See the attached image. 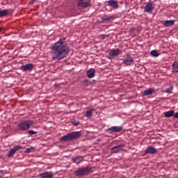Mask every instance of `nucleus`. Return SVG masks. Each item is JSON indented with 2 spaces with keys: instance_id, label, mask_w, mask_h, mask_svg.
<instances>
[{
  "instance_id": "nucleus-2",
  "label": "nucleus",
  "mask_w": 178,
  "mask_h": 178,
  "mask_svg": "<svg viewBox=\"0 0 178 178\" xmlns=\"http://www.w3.org/2000/svg\"><path fill=\"white\" fill-rule=\"evenodd\" d=\"M81 136V131H74L61 137V141H72L79 138Z\"/></svg>"
},
{
  "instance_id": "nucleus-29",
  "label": "nucleus",
  "mask_w": 178,
  "mask_h": 178,
  "mask_svg": "<svg viewBox=\"0 0 178 178\" xmlns=\"http://www.w3.org/2000/svg\"><path fill=\"white\" fill-rule=\"evenodd\" d=\"M33 149L32 147L27 148V149H26L25 152H26V154H29V153L31 152V151H33Z\"/></svg>"
},
{
  "instance_id": "nucleus-13",
  "label": "nucleus",
  "mask_w": 178,
  "mask_h": 178,
  "mask_svg": "<svg viewBox=\"0 0 178 178\" xmlns=\"http://www.w3.org/2000/svg\"><path fill=\"white\" fill-rule=\"evenodd\" d=\"M144 152L145 155L147 154H156V149H155L154 146H149L146 149H145Z\"/></svg>"
},
{
  "instance_id": "nucleus-8",
  "label": "nucleus",
  "mask_w": 178,
  "mask_h": 178,
  "mask_svg": "<svg viewBox=\"0 0 178 178\" xmlns=\"http://www.w3.org/2000/svg\"><path fill=\"white\" fill-rule=\"evenodd\" d=\"M120 55V50L119 49H111L108 51V56L110 58H115Z\"/></svg>"
},
{
  "instance_id": "nucleus-20",
  "label": "nucleus",
  "mask_w": 178,
  "mask_h": 178,
  "mask_svg": "<svg viewBox=\"0 0 178 178\" xmlns=\"http://www.w3.org/2000/svg\"><path fill=\"white\" fill-rule=\"evenodd\" d=\"M175 20L170 19V20H166L163 23L164 27H170V26H173L175 24Z\"/></svg>"
},
{
  "instance_id": "nucleus-11",
  "label": "nucleus",
  "mask_w": 178,
  "mask_h": 178,
  "mask_svg": "<svg viewBox=\"0 0 178 178\" xmlns=\"http://www.w3.org/2000/svg\"><path fill=\"white\" fill-rule=\"evenodd\" d=\"M134 63V58L131 57L130 55H127L126 57H124V60H122V63L127 65H131V63Z\"/></svg>"
},
{
  "instance_id": "nucleus-5",
  "label": "nucleus",
  "mask_w": 178,
  "mask_h": 178,
  "mask_svg": "<svg viewBox=\"0 0 178 178\" xmlns=\"http://www.w3.org/2000/svg\"><path fill=\"white\" fill-rule=\"evenodd\" d=\"M122 130H123V127L115 126L108 128L106 131H108L110 134H113V133H120Z\"/></svg>"
},
{
  "instance_id": "nucleus-23",
  "label": "nucleus",
  "mask_w": 178,
  "mask_h": 178,
  "mask_svg": "<svg viewBox=\"0 0 178 178\" xmlns=\"http://www.w3.org/2000/svg\"><path fill=\"white\" fill-rule=\"evenodd\" d=\"M95 109L90 108V110L86 111V118H92V112H94Z\"/></svg>"
},
{
  "instance_id": "nucleus-4",
  "label": "nucleus",
  "mask_w": 178,
  "mask_h": 178,
  "mask_svg": "<svg viewBox=\"0 0 178 178\" xmlns=\"http://www.w3.org/2000/svg\"><path fill=\"white\" fill-rule=\"evenodd\" d=\"M33 121L31 120H25L19 123L18 127L21 131H26L30 129V126H33Z\"/></svg>"
},
{
  "instance_id": "nucleus-12",
  "label": "nucleus",
  "mask_w": 178,
  "mask_h": 178,
  "mask_svg": "<svg viewBox=\"0 0 178 178\" xmlns=\"http://www.w3.org/2000/svg\"><path fill=\"white\" fill-rule=\"evenodd\" d=\"M154 5H152V3L148 2L146 6H145L144 10L147 13H151L152 10H154Z\"/></svg>"
},
{
  "instance_id": "nucleus-16",
  "label": "nucleus",
  "mask_w": 178,
  "mask_h": 178,
  "mask_svg": "<svg viewBox=\"0 0 178 178\" xmlns=\"http://www.w3.org/2000/svg\"><path fill=\"white\" fill-rule=\"evenodd\" d=\"M87 76L89 79H92L93 77H95V69L90 68L89 70H88Z\"/></svg>"
},
{
  "instance_id": "nucleus-22",
  "label": "nucleus",
  "mask_w": 178,
  "mask_h": 178,
  "mask_svg": "<svg viewBox=\"0 0 178 178\" xmlns=\"http://www.w3.org/2000/svg\"><path fill=\"white\" fill-rule=\"evenodd\" d=\"M8 15H9L8 10L4 9V10H0V17H5L8 16Z\"/></svg>"
},
{
  "instance_id": "nucleus-30",
  "label": "nucleus",
  "mask_w": 178,
  "mask_h": 178,
  "mask_svg": "<svg viewBox=\"0 0 178 178\" xmlns=\"http://www.w3.org/2000/svg\"><path fill=\"white\" fill-rule=\"evenodd\" d=\"M107 37H109V35L103 34V35H100V38H101L102 40H105V38H106Z\"/></svg>"
},
{
  "instance_id": "nucleus-14",
  "label": "nucleus",
  "mask_w": 178,
  "mask_h": 178,
  "mask_svg": "<svg viewBox=\"0 0 178 178\" xmlns=\"http://www.w3.org/2000/svg\"><path fill=\"white\" fill-rule=\"evenodd\" d=\"M102 22L101 23H104L105 22H111V20H115V19H116V17L114 15H111V16H104V17H102Z\"/></svg>"
},
{
  "instance_id": "nucleus-17",
  "label": "nucleus",
  "mask_w": 178,
  "mask_h": 178,
  "mask_svg": "<svg viewBox=\"0 0 178 178\" xmlns=\"http://www.w3.org/2000/svg\"><path fill=\"white\" fill-rule=\"evenodd\" d=\"M154 92H155V89L150 88L147 90H145L143 93V95L144 97H147V95H151L152 94H154Z\"/></svg>"
},
{
  "instance_id": "nucleus-10",
  "label": "nucleus",
  "mask_w": 178,
  "mask_h": 178,
  "mask_svg": "<svg viewBox=\"0 0 178 178\" xmlns=\"http://www.w3.org/2000/svg\"><path fill=\"white\" fill-rule=\"evenodd\" d=\"M123 148H124V145H118L115 146L111 149V152L112 154H118L120 151H123Z\"/></svg>"
},
{
  "instance_id": "nucleus-32",
  "label": "nucleus",
  "mask_w": 178,
  "mask_h": 178,
  "mask_svg": "<svg viewBox=\"0 0 178 178\" xmlns=\"http://www.w3.org/2000/svg\"><path fill=\"white\" fill-rule=\"evenodd\" d=\"M3 30V28H0V33H1V31Z\"/></svg>"
},
{
  "instance_id": "nucleus-3",
  "label": "nucleus",
  "mask_w": 178,
  "mask_h": 178,
  "mask_svg": "<svg viewBox=\"0 0 178 178\" xmlns=\"http://www.w3.org/2000/svg\"><path fill=\"white\" fill-rule=\"evenodd\" d=\"M92 168L90 166H87L85 168H79L75 172L76 176L80 177V176H87L91 172Z\"/></svg>"
},
{
  "instance_id": "nucleus-19",
  "label": "nucleus",
  "mask_w": 178,
  "mask_h": 178,
  "mask_svg": "<svg viewBox=\"0 0 178 178\" xmlns=\"http://www.w3.org/2000/svg\"><path fill=\"white\" fill-rule=\"evenodd\" d=\"M108 5L111 6V8H119V2L115 0H110L108 1Z\"/></svg>"
},
{
  "instance_id": "nucleus-28",
  "label": "nucleus",
  "mask_w": 178,
  "mask_h": 178,
  "mask_svg": "<svg viewBox=\"0 0 178 178\" xmlns=\"http://www.w3.org/2000/svg\"><path fill=\"white\" fill-rule=\"evenodd\" d=\"M29 134H30L31 136H34V134H37V132L33 130H29L28 131Z\"/></svg>"
},
{
  "instance_id": "nucleus-31",
  "label": "nucleus",
  "mask_w": 178,
  "mask_h": 178,
  "mask_svg": "<svg viewBox=\"0 0 178 178\" xmlns=\"http://www.w3.org/2000/svg\"><path fill=\"white\" fill-rule=\"evenodd\" d=\"M174 118H175V119H178V113L174 114Z\"/></svg>"
},
{
  "instance_id": "nucleus-25",
  "label": "nucleus",
  "mask_w": 178,
  "mask_h": 178,
  "mask_svg": "<svg viewBox=\"0 0 178 178\" xmlns=\"http://www.w3.org/2000/svg\"><path fill=\"white\" fill-rule=\"evenodd\" d=\"M172 91H173V86H170L169 88H167L165 92H166V94H172Z\"/></svg>"
},
{
  "instance_id": "nucleus-18",
  "label": "nucleus",
  "mask_w": 178,
  "mask_h": 178,
  "mask_svg": "<svg viewBox=\"0 0 178 178\" xmlns=\"http://www.w3.org/2000/svg\"><path fill=\"white\" fill-rule=\"evenodd\" d=\"M72 161L74 162V163L79 164L84 161V157L82 156H76L72 159Z\"/></svg>"
},
{
  "instance_id": "nucleus-7",
  "label": "nucleus",
  "mask_w": 178,
  "mask_h": 178,
  "mask_svg": "<svg viewBox=\"0 0 178 178\" xmlns=\"http://www.w3.org/2000/svg\"><path fill=\"white\" fill-rule=\"evenodd\" d=\"M20 70H22V72H31L34 69V65L33 63H28L24 65H22L19 67Z\"/></svg>"
},
{
  "instance_id": "nucleus-9",
  "label": "nucleus",
  "mask_w": 178,
  "mask_h": 178,
  "mask_svg": "<svg viewBox=\"0 0 178 178\" xmlns=\"http://www.w3.org/2000/svg\"><path fill=\"white\" fill-rule=\"evenodd\" d=\"M22 148H23V147H22L20 145L14 146V147L10 149V151L8 154L7 156H8V158H12V156L13 155H15V154H16V152H17V151H19V149H22Z\"/></svg>"
},
{
  "instance_id": "nucleus-6",
  "label": "nucleus",
  "mask_w": 178,
  "mask_h": 178,
  "mask_svg": "<svg viewBox=\"0 0 178 178\" xmlns=\"http://www.w3.org/2000/svg\"><path fill=\"white\" fill-rule=\"evenodd\" d=\"M91 6V0H79L78 6L79 8H87Z\"/></svg>"
},
{
  "instance_id": "nucleus-21",
  "label": "nucleus",
  "mask_w": 178,
  "mask_h": 178,
  "mask_svg": "<svg viewBox=\"0 0 178 178\" xmlns=\"http://www.w3.org/2000/svg\"><path fill=\"white\" fill-rule=\"evenodd\" d=\"M165 118H172V116H175V111L170 110L167 112L163 113Z\"/></svg>"
},
{
  "instance_id": "nucleus-27",
  "label": "nucleus",
  "mask_w": 178,
  "mask_h": 178,
  "mask_svg": "<svg viewBox=\"0 0 178 178\" xmlns=\"http://www.w3.org/2000/svg\"><path fill=\"white\" fill-rule=\"evenodd\" d=\"M72 124H74V126H79L80 124V122H79L74 119H73L72 120Z\"/></svg>"
},
{
  "instance_id": "nucleus-1",
  "label": "nucleus",
  "mask_w": 178,
  "mask_h": 178,
  "mask_svg": "<svg viewBox=\"0 0 178 178\" xmlns=\"http://www.w3.org/2000/svg\"><path fill=\"white\" fill-rule=\"evenodd\" d=\"M66 44V38H60L58 42L51 46V56L53 60H62L70 52V47Z\"/></svg>"
},
{
  "instance_id": "nucleus-24",
  "label": "nucleus",
  "mask_w": 178,
  "mask_h": 178,
  "mask_svg": "<svg viewBox=\"0 0 178 178\" xmlns=\"http://www.w3.org/2000/svg\"><path fill=\"white\" fill-rule=\"evenodd\" d=\"M172 70L175 73H178V62L175 61L172 64Z\"/></svg>"
},
{
  "instance_id": "nucleus-15",
  "label": "nucleus",
  "mask_w": 178,
  "mask_h": 178,
  "mask_svg": "<svg viewBox=\"0 0 178 178\" xmlns=\"http://www.w3.org/2000/svg\"><path fill=\"white\" fill-rule=\"evenodd\" d=\"M41 178H54V175L51 172H44L40 175Z\"/></svg>"
},
{
  "instance_id": "nucleus-26",
  "label": "nucleus",
  "mask_w": 178,
  "mask_h": 178,
  "mask_svg": "<svg viewBox=\"0 0 178 178\" xmlns=\"http://www.w3.org/2000/svg\"><path fill=\"white\" fill-rule=\"evenodd\" d=\"M152 56H154L155 58L159 56V53H158V51L156 50H152L150 52Z\"/></svg>"
}]
</instances>
